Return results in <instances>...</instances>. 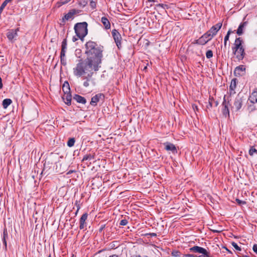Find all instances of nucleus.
Segmentation results:
<instances>
[{"label":"nucleus","instance_id":"f257e3e1","mask_svg":"<svg viewBox=\"0 0 257 257\" xmlns=\"http://www.w3.org/2000/svg\"><path fill=\"white\" fill-rule=\"evenodd\" d=\"M101 67L100 65L92 60L86 58L80 59L73 69V74L77 77L87 76V74H94V71H97Z\"/></svg>","mask_w":257,"mask_h":257},{"label":"nucleus","instance_id":"f03ea898","mask_svg":"<svg viewBox=\"0 0 257 257\" xmlns=\"http://www.w3.org/2000/svg\"><path fill=\"white\" fill-rule=\"evenodd\" d=\"M85 47L86 58L100 65L103 57V47L98 46L95 42L89 41L85 44Z\"/></svg>","mask_w":257,"mask_h":257},{"label":"nucleus","instance_id":"7ed1b4c3","mask_svg":"<svg viewBox=\"0 0 257 257\" xmlns=\"http://www.w3.org/2000/svg\"><path fill=\"white\" fill-rule=\"evenodd\" d=\"M88 24L86 22L76 23L74 27L75 33L78 38L82 41L88 34Z\"/></svg>","mask_w":257,"mask_h":257},{"label":"nucleus","instance_id":"20e7f679","mask_svg":"<svg viewBox=\"0 0 257 257\" xmlns=\"http://www.w3.org/2000/svg\"><path fill=\"white\" fill-rule=\"evenodd\" d=\"M231 101L230 96H224L223 101L222 103V112L225 117L229 116V106H230V101Z\"/></svg>","mask_w":257,"mask_h":257},{"label":"nucleus","instance_id":"39448f33","mask_svg":"<svg viewBox=\"0 0 257 257\" xmlns=\"http://www.w3.org/2000/svg\"><path fill=\"white\" fill-rule=\"evenodd\" d=\"M212 38H213L211 36L210 34L207 32L198 39L196 40L194 43L198 45H203L206 44Z\"/></svg>","mask_w":257,"mask_h":257},{"label":"nucleus","instance_id":"423d86ee","mask_svg":"<svg viewBox=\"0 0 257 257\" xmlns=\"http://www.w3.org/2000/svg\"><path fill=\"white\" fill-rule=\"evenodd\" d=\"M232 53L234 55V61L240 62L242 60L246 55L245 52V49H242L232 51Z\"/></svg>","mask_w":257,"mask_h":257},{"label":"nucleus","instance_id":"0eeeda50","mask_svg":"<svg viewBox=\"0 0 257 257\" xmlns=\"http://www.w3.org/2000/svg\"><path fill=\"white\" fill-rule=\"evenodd\" d=\"M112 36L118 49L121 47V36L117 30L114 29L111 32Z\"/></svg>","mask_w":257,"mask_h":257},{"label":"nucleus","instance_id":"6e6552de","mask_svg":"<svg viewBox=\"0 0 257 257\" xmlns=\"http://www.w3.org/2000/svg\"><path fill=\"white\" fill-rule=\"evenodd\" d=\"M105 99V95L103 93H98L93 96L91 99L90 104L92 106H96L99 101L103 102Z\"/></svg>","mask_w":257,"mask_h":257},{"label":"nucleus","instance_id":"1a4fd4ad","mask_svg":"<svg viewBox=\"0 0 257 257\" xmlns=\"http://www.w3.org/2000/svg\"><path fill=\"white\" fill-rule=\"evenodd\" d=\"M245 66L243 65H240L235 68L233 73L235 76L240 77L245 75Z\"/></svg>","mask_w":257,"mask_h":257},{"label":"nucleus","instance_id":"9d476101","mask_svg":"<svg viewBox=\"0 0 257 257\" xmlns=\"http://www.w3.org/2000/svg\"><path fill=\"white\" fill-rule=\"evenodd\" d=\"M81 12V10H76L75 9L70 10L69 12L64 16V18L62 19L63 22H64L65 20L73 19L74 18V15L78 14Z\"/></svg>","mask_w":257,"mask_h":257},{"label":"nucleus","instance_id":"9b49d317","mask_svg":"<svg viewBox=\"0 0 257 257\" xmlns=\"http://www.w3.org/2000/svg\"><path fill=\"white\" fill-rule=\"evenodd\" d=\"M222 23H218L216 24V25L213 26L207 32L210 34L211 36L213 38L214 36H215L218 31L221 29L222 27Z\"/></svg>","mask_w":257,"mask_h":257},{"label":"nucleus","instance_id":"f8f14e48","mask_svg":"<svg viewBox=\"0 0 257 257\" xmlns=\"http://www.w3.org/2000/svg\"><path fill=\"white\" fill-rule=\"evenodd\" d=\"M165 149L167 151H171L173 154L177 153V150L176 146L170 142H165L163 143Z\"/></svg>","mask_w":257,"mask_h":257},{"label":"nucleus","instance_id":"ddd939ff","mask_svg":"<svg viewBox=\"0 0 257 257\" xmlns=\"http://www.w3.org/2000/svg\"><path fill=\"white\" fill-rule=\"evenodd\" d=\"M243 44V40L240 37H238L236 38L235 40V42L234 43V46L232 47V50H240L242 49H244L243 48V46L242 45Z\"/></svg>","mask_w":257,"mask_h":257},{"label":"nucleus","instance_id":"4468645a","mask_svg":"<svg viewBox=\"0 0 257 257\" xmlns=\"http://www.w3.org/2000/svg\"><path fill=\"white\" fill-rule=\"evenodd\" d=\"M88 217L87 213H85L82 214L79 219V228L80 229H84L87 226V223L86 222Z\"/></svg>","mask_w":257,"mask_h":257},{"label":"nucleus","instance_id":"2eb2a0df","mask_svg":"<svg viewBox=\"0 0 257 257\" xmlns=\"http://www.w3.org/2000/svg\"><path fill=\"white\" fill-rule=\"evenodd\" d=\"M19 28L16 29H11L9 30L7 33V36L8 39L12 41L13 39L18 36L17 32L19 31Z\"/></svg>","mask_w":257,"mask_h":257},{"label":"nucleus","instance_id":"dca6fc26","mask_svg":"<svg viewBox=\"0 0 257 257\" xmlns=\"http://www.w3.org/2000/svg\"><path fill=\"white\" fill-rule=\"evenodd\" d=\"M8 238V232L7 228L5 227L3 229V233L2 236V241L4 244V249L5 251H7V239Z\"/></svg>","mask_w":257,"mask_h":257},{"label":"nucleus","instance_id":"f3484780","mask_svg":"<svg viewBox=\"0 0 257 257\" xmlns=\"http://www.w3.org/2000/svg\"><path fill=\"white\" fill-rule=\"evenodd\" d=\"M243 99L242 97L238 95L235 99L234 102V106L235 107L236 110H239L242 107Z\"/></svg>","mask_w":257,"mask_h":257},{"label":"nucleus","instance_id":"a211bd4d","mask_svg":"<svg viewBox=\"0 0 257 257\" xmlns=\"http://www.w3.org/2000/svg\"><path fill=\"white\" fill-rule=\"evenodd\" d=\"M63 99L66 104L70 105L71 104L72 96L70 92L64 93L62 97Z\"/></svg>","mask_w":257,"mask_h":257},{"label":"nucleus","instance_id":"6ab92c4d","mask_svg":"<svg viewBox=\"0 0 257 257\" xmlns=\"http://www.w3.org/2000/svg\"><path fill=\"white\" fill-rule=\"evenodd\" d=\"M250 102L253 104L257 103V88H255L249 96Z\"/></svg>","mask_w":257,"mask_h":257},{"label":"nucleus","instance_id":"aec40b11","mask_svg":"<svg viewBox=\"0 0 257 257\" xmlns=\"http://www.w3.org/2000/svg\"><path fill=\"white\" fill-rule=\"evenodd\" d=\"M205 248L199 246H194L189 249V252H194L198 253L205 252Z\"/></svg>","mask_w":257,"mask_h":257},{"label":"nucleus","instance_id":"412c9836","mask_svg":"<svg viewBox=\"0 0 257 257\" xmlns=\"http://www.w3.org/2000/svg\"><path fill=\"white\" fill-rule=\"evenodd\" d=\"M101 22L103 24V25L106 30H108L110 28V23L106 17H102L101 19Z\"/></svg>","mask_w":257,"mask_h":257},{"label":"nucleus","instance_id":"4be33fe9","mask_svg":"<svg viewBox=\"0 0 257 257\" xmlns=\"http://www.w3.org/2000/svg\"><path fill=\"white\" fill-rule=\"evenodd\" d=\"M73 99L76 100L77 102L79 103L84 104L86 103V100L85 97L78 94H75L73 96Z\"/></svg>","mask_w":257,"mask_h":257},{"label":"nucleus","instance_id":"5701e85b","mask_svg":"<svg viewBox=\"0 0 257 257\" xmlns=\"http://www.w3.org/2000/svg\"><path fill=\"white\" fill-rule=\"evenodd\" d=\"M67 39H63V40L62 42L61 51V53H60V54H61V55H62V56H65V53H66V49H67Z\"/></svg>","mask_w":257,"mask_h":257},{"label":"nucleus","instance_id":"b1692460","mask_svg":"<svg viewBox=\"0 0 257 257\" xmlns=\"http://www.w3.org/2000/svg\"><path fill=\"white\" fill-rule=\"evenodd\" d=\"M246 24V22H242L240 24L236 31V33L238 35L240 36L243 34V29L245 27Z\"/></svg>","mask_w":257,"mask_h":257},{"label":"nucleus","instance_id":"393cba45","mask_svg":"<svg viewBox=\"0 0 257 257\" xmlns=\"http://www.w3.org/2000/svg\"><path fill=\"white\" fill-rule=\"evenodd\" d=\"M93 75V74H92V73H90V74H87V76H83L84 77L83 79L86 80L83 82V84L85 87H87L89 86V82L90 81L91 78Z\"/></svg>","mask_w":257,"mask_h":257},{"label":"nucleus","instance_id":"a878e982","mask_svg":"<svg viewBox=\"0 0 257 257\" xmlns=\"http://www.w3.org/2000/svg\"><path fill=\"white\" fill-rule=\"evenodd\" d=\"M62 90L64 93L70 92V88L69 83L67 81H65L63 86Z\"/></svg>","mask_w":257,"mask_h":257},{"label":"nucleus","instance_id":"bb28decb","mask_svg":"<svg viewBox=\"0 0 257 257\" xmlns=\"http://www.w3.org/2000/svg\"><path fill=\"white\" fill-rule=\"evenodd\" d=\"M12 100L10 98H6L3 101V106L4 108H7L11 103Z\"/></svg>","mask_w":257,"mask_h":257},{"label":"nucleus","instance_id":"cd10ccee","mask_svg":"<svg viewBox=\"0 0 257 257\" xmlns=\"http://www.w3.org/2000/svg\"><path fill=\"white\" fill-rule=\"evenodd\" d=\"M238 82L237 79L236 78H234L232 79L230 85L229 89L231 90H234L236 87V84Z\"/></svg>","mask_w":257,"mask_h":257},{"label":"nucleus","instance_id":"c85d7f7f","mask_svg":"<svg viewBox=\"0 0 257 257\" xmlns=\"http://www.w3.org/2000/svg\"><path fill=\"white\" fill-rule=\"evenodd\" d=\"M75 142V139L74 138H69L67 145L69 147H72L74 145V143Z\"/></svg>","mask_w":257,"mask_h":257},{"label":"nucleus","instance_id":"c756f323","mask_svg":"<svg viewBox=\"0 0 257 257\" xmlns=\"http://www.w3.org/2000/svg\"><path fill=\"white\" fill-rule=\"evenodd\" d=\"M248 153L250 156H252L254 154H257V150L254 146H251L249 150Z\"/></svg>","mask_w":257,"mask_h":257},{"label":"nucleus","instance_id":"7c9ffc66","mask_svg":"<svg viewBox=\"0 0 257 257\" xmlns=\"http://www.w3.org/2000/svg\"><path fill=\"white\" fill-rule=\"evenodd\" d=\"M94 159V156H92L90 154H87V155L84 156L83 159H82V161H86L87 160H90Z\"/></svg>","mask_w":257,"mask_h":257},{"label":"nucleus","instance_id":"2f4dec72","mask_svg":"<svg viewBox=\"0 0 257 257\" xmlns=\"http://www.w3.org/2000/svg\"><path fill=\"white\" fill-rule=\"evenodd\" d=\"M214 101V99L212 96H210L209 97V104L207 105V108H210L213 106V101Z\"/></svg>","mask_w":257,"mask_h":257},{"label":"nucleus","instance_id":"473e14b6","mask_svg":"<svg viewBox=\"0 0 257 257\" xmlns=\"http://www.w3.org/2000/svg\"><path fill=\"white\" fill-rule=\"evenodd\" d=\"M156 7H161L163 9H168L169 8V7L168 5L163 4H158L156 5Z\"/></svg>","mask_w":257,"mask_h":257},{"label":"nucleus","instance_id":"72a5a7b5","mask_svg":"<svg viewBox=\"0 0 257 257\" xmlns=\"http://www.w3.org/2000/svg\"><path fill=\"white\" fill-rule=\"evenodd\" d=\"M202 254L200 255H197V257H210V253L209 252L207 251L206 249H205V252L201 253Z\"/></svg>","mask_w":257,"mask_h":257},{"label":"nucleus","instance_id":"f704fd0d","mask_svg":"<svg viewBox=\"0 0 257 257\" xmlns=\"http://www.w3.org/2000/svg\"><path fill=\"white\" fill-rule=\"evenodd\" d=\"M88 4V1L87 0H81L79 2V5L82 7V8H84L85 6H86Z\"/></svg>","mask_w":257,"mask_h":257},{"label":"nucleus","instance_id":"c9c22d12","mask_svg":"<svg viewBox=\"0 0 257 257\" xmlns=\"http://www.w3.org/2000/svg\"><path fill=\"white\" fill-rule=\"evenodd\" d=\"M206 56L208 59L212 58L213 57V52L210 50H208L206 53Z\"/></svg>","mask_w":257,"mask_h":257},{"label":"nucleus","instance_id":"e433bc0d","mask_svg":"<svg viewBox=\"0 0 257 257\" xmlns=\"http://www.w3.org/2000/svg\"><path fill=\"white\" fill-rule=\"evenodd\" d=\"M65 56H62L61 55V54H60V62L61 64L64 66H65L66 65V60L65 59Z\"/></svg>","mask_w":257,"mask_h":257},{"label":"nucleus","instance_id":"4c0bfd02","mask_svg":"<svg viewBox=\"0 0 257 257\" xmlns=\"http://www.w3.org/2000/svg\"><path fill=\"white\" fill-rule=\"evenodd\" d=\"M71 0H60L58 3V6H61L63 5L67 4L68 2H69Z\"/></svg>","mask_w":257,"mask_h":257},{"label":"nucleus","instance_id":"58836bf2","mask_svg":"<svg viewBox=\"0 0 257 257\" xmlns=\"http://www.w3.org/2000/svg\"><path fill=\"white\" fill-rule=\"evenodd\" d=\"M90 6L92 8V9H94L96 7V2L94 1L93 0L90 1Z\"/></svg>","mask_w":257,"mask_h":257},{"label":"nucleus","instance_id":"ea45409f","mask_svg":"<svg viewBox=\"0 0 257 257\" xmlns=\"http://www.w3.org/2000/svg\"><path fill=\"white\" fill-rule=\"evenodd\" d=\"M231 245L234 247V248L237 250L240 251L241 250L240 247H239L236 243L235 242H232Z\"/></svg>","mask_w":257,"mask_h":257},{"label":"nucleus","instance_id":"a19ab883","mask_svg":"<svg viewBox=\"0 0 257 257\" xmlns=\"http://www.w3.org/2000/svg\"><path fill=\"white\" fill-rule=\"evenodd\" d=\"M128 223V221L126 219H122L120 222L119 225L121 226H124L126 225Z\"/></svg>","mask_w":257,"mask_h":257},{"label":"nucleus","instance_id":"79ce46f5","mask_svg":"<svg viewBox=\"0 0 257 257\" xmlns=\"http://www.w3.org/2000/svg\"><path fill=\"white\" fill-rule=\"evenodd\" d=\"M235 200L238 205H244L246 203L245 201L241 200L239 199H236Z\"/></svg>","mask_w":257,"mask_h":257},{"label":"nucleus","instance_id":"37998d69","mask_svg":"<svg viewBox=\"0 0 257 257\" xmlns=\"http://www.w3.org/2000/svg\"><path fill=\"white\" fill-rule=\"evenodd\" d=\"M179 253H180L179 251H176V250L173 251L172 252V255L174 256H175V257L178 256L179 255Z\"/></svg>","mask_w":257,"mask_h":257},{"label":"nucleus","instance_id":"c03bdc74","mask_svg":"<svg viewBox=\"0 0 257 257\" xmlns=\"http://www.w3.org/2000/svg\"><path fill=\"white\" fill-rule=\"evenodd\" d=\"M75 205L77 207V210H79V209H80L81 208V205L79 203V202L76 200L75 202Z\"/></svg>","mask_w":257,"mask_h":257},{"label":"nucleus","instance_id":"a18cd8bd","mask_svg":"<svg viewBox=\"0 0 257 257\" xmlns=\"http://www.w3.org/2000/svg\"><path fill=\"white\" fill-rule=\"evenodd\" d=\"M145 236H150L151 237H155V236H157V234L156 233H146L145 234Z\"/></svg>","mask_w":257,"mask_h":257},{"label":"nucleus","instance_id":"49530a36","mask_svg":"<svg viewBox=\"0 0 257 257\" xmlns=\"http://www.w3.org/2000/svg\"><path fill=\"white\" fill-rule=\"evenodd\" d=\"M185 257H197V255L187 253L184 255Z\"/></svg>","mask_w":257,"mask_h":257},{"label":"nucleus","instance_id":"de8ad7c7","mask_svg":"<svg viewBox=\"0 0 257 257\" xmlns=\"http://www.w3.org/2000/svg\"><path fill=\"white\" fill-rule=\"evenodd\" d=\"M252 249L253 251L257 254V244H253Z\"/></svg>","mask_w":257,"mask_h":257},{"label":"nucleus","instance_id":"09e8293b","mask_svg":"<svg viewBox=\"0 0 257 257\" xmlns=\"http://www.w3.org/2000/svg\"><path fill=\"white\" fill-rule=\"evenodd\" d=\"M248 109L251 112V111H254L255 109V106L254 105H250L248 107Z\"/></svg>","mask_w":257,"mask_h":257},{"label":"nucleus","instance_id":"8fccbe9b","mask_svg":"<svg viewBox=\"0 0 257 257\" xmlns=\"http://www.w3.org/2000/svg\"><path fill=\"white\" fill-rule=\"evenodd\" d=\"M229 36L227 34L226 35V36L224 37V41H227L229 40Z\"/></svg>","mask_w":257,"mask_h":257},{"label":"nucleus","instance_id":"3c124183","mask_svg":"<svg viewBox=\"0 0 257 257\" xmlns=\"http://www.w3.org/2000/svg\"><path fill=\"white\" fill-rule=\"evenodd\" d=\"M7 4H6V2L5 3V2H4L1 5V7H2L3 9H4V8H5V7L7 6Z\"/></svg>","mask_w":257,"mask_h":257},{"label":"nucleus","instance_id":"603ef678","mask_svg":"<svg viewBox=\"0 0 257 257\" xmlns=\"http://www.w3.org/2000/svg\"><path fill=\"white\" fill-rule=\"evenodd\" d=\"M78 38H76L75 36H74V37H73V38H72V41H73V42H76V41H77V40H78Z\"/></svg>","mask_w":257,"mask_h":257},{"label":"nucleus","instance_id":"864d4df0","mask_svg":"<svg viewBox=\"0 0 257 257\" xmlns=\"http://www.w3.org/2000/svg\"><path fill=\"white\" fill-rule=\"evenodd\" d=\"M74 172H76V171L75 170H69L67 173L66 174L67 175H69V174H70L72 173H74Z\"/></svg>","mask_w":257,"mask_h":257},{"label":"nucleus","instance_id":"5fc2aeb1","mask_svg":"<svg viewBox=\"0 0 257 257\" xmlns=\"http://www.w3.org/2000/svg\"><path fill=\"white\" fill-rule=\"evenodd\" d=\"M156 3V2H157V1L156 0H147V1L146 2V3Z\"/></svg>","mask_w":257,"mask_h":257},{"label":"nucleus","instance_id":"6e6d98bb","mask_svg":"<svg viewBox=\"0 0 257 257\" xmlns=\"http://www.w3.org/2000/svg\"><path fill=\"white\" fill-rule=\"evenodd\" d=\"M3 85L2 83V79L1 77H0V89L3 88Z\"/></svg>","mask_w":257,"mask_h":257},{"label":"nucleus","instance_id":"4d7b16f0","mask_svg":"<svg viewBox=\"0 0 257 257\" xmlns=\"http://www.w3.org/2000/svg\"><path fill=\"white\" fill-rule=\"evenodd\" d=\"M131 257H142V256L139 254H134V255L131 256ZM145 257H148V256H145Z\"/></svg>","mask_w":257,"mask_h":257},{"label":"nucleus","instance_id":"13d9d810","mask_svg":"<svg viewBox=\"0 0 257 257\" xmlns=\"http://www.w3.org/2000/svg\"><path fill=\"white\" fill-rule=\"evenodd\" d=\"M232 33H233V31H232L230 29H229L227 33V34L229 36H230V34Z\"/></svg>","mask_w":257,"mask_h":257},{"label":"nucleus","instance_id":"bf43d9fd","mask_svg":"<svg viewBox=\"0 0 257 257\" xmlns=\"http://www.w3.org/2000/svg\"><path fill=\"white\" fill-rule=\"evenodd\" d=\"M227 42V41H224V49H226V48Z\"/></svg>","mask_w":257,"mask_h":257},{"label":"nucleus","instance_id":"052dcab7","mask_svg":"<svg viewBox=\"0 0 257 257\" xmlns=\"http://www.w3.org/2000/svg\"><path fill=\"white\" fill-rule=\"evenodd\" d=\"M105 225L101 226V227L99 229V231H101L104 228Z\"/></svg>","mask_w":257,"mask_h":257},{"label":"nucleus","instance_id":"680f3d73","mask_svg":"<svg viewBox=\"0 0 257 257\" xmlns=\"http://www.w3.org/2000/svg\"><path fill=\"white\" fill-rule=\"evenodd\" d=\"M12 0H5L4 2L6 3V4H8L9 3L11 2Z\"/></svg>","mask_w":257,"mask_h":257},{"label":"nucleus","instance_id":"e2e57ef3","mask_svg":"<svg viewBox=\"0 0 257 257\" xmlns=\"http://www.w3.org/2000/svg\"><path fill=\"white\" fill-rule=\"evenodd\" d=\"M12 0H5L4 2L6 3V4H8L9 3L11 2Z\"/></svg>","mask_w":257,"mask_h":257},{"label":"nucleus","instance_id":"0e129e2a","mask_svg":"<svg viewBox=\"0 0 257 257\" xmlns=\"http://www.w3.org/2000/svg\"><path fill=\"white\" fill-rule=\"evenodd\" d=\"M109 257H119V256L118 255L113 254V255H110Z\"/></svg>","mask_w":257,"mask_h":257},{"label":"nucleus","instance_id":"69168bd1","mask_svg":"<svg viewBox=\"0 0 257 257\" xmlns=\"http://www.w3.org/2000/svg\"><path fill=\"white\" fill-rule=\"evenodd\" d=\"M214 103H215L214 105H215V107L218 106V101H214Z\"/></svg>","mask_w":257,"mask_h":257},{"label":"nucleus","instance_id":"338daca9","mask_svg":"<svg viewBox=\"0 0 257 257\" xmlns=\"http://www.w3.org/2000/svg\"><path fill=\"white\" fill-rule=\"evenodd\" d=\"M4 9L2 8V7H0V15H1Z\"/></svg>","mask_w":257,"mask_h":257},{"label":"nucleus","instance_id":"774afa93","mask_svg":"<svg viewBox=\"0 0 257 257\" xmlns=\"http://www.w3.org/2000/svg\"><path fill=\"white\" fill-rule=\"evenodd\" d=\"M78 211H79V210H76V212H75V216H77Z\"/></svg>","mask_w":257,"mask_h":257}]
</instances>
